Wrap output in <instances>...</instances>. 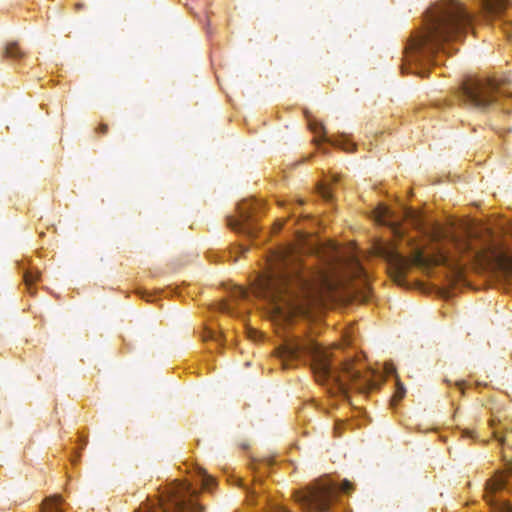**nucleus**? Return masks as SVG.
Returning a JSON list of instances; mask_svg holds the SVG:
<instances>
[{
    "mask_svg": "<svg viewBox=\"0 0 512 512\" xmlns=\"http://www.w3.org/2000/svg\"><path fill=\"white\" fill-rule=\"evenodd\" d=\"M501 512H512V507H505Z\"/></svg>",
    "mask_w": 512,
    "mask_h": 512,
    "instance_id": "nucleus-28",
    "label": "nucleus"
},
{
    "mask_svg": "<svg viewBox=\"0 0 512 512\" xmlns=\"http://www.w3.org/2000/svg\"><path fill=\"white\" fill-rule=\"evenodd\" d=\"M490 426L494 427V421L493 420L490 422Z\"/></svg>",
    "mask_w": 512,
    "mask_h": 512,
    "instance_id": "nucleus-32",
    "label": "nucleus"
},
{
    "mask_svg": "<svg viewBox=\"0 0 512 512\" xmlns=\"http://www.w3.org/2000/svg\"><path fill=\"white\" fill-rule=\"evenodd\" d=\"M199 477L202 487L206 490H211L212 485L215 482L214 478L210 476L204 469H199Z\"/></svg>",
    "mask_w": 512,
    "mask_h": 512,
    "instance_id": "nucleus-17",
    "label": "nucleus"
},
{
    "mask_svg": "<svg viewBox=\"0 0 512 512\" xmlns=\"http://www.w3.org/2000/svg\"><path fill=\"white\" fill-rule=\"evenodd\" d=\"M40 271L37 269H27L24 271L23 279L26 288L30 294H34L33 284L40 279Z\"/></svg>",
    "mask_w": 512,
    "mask_h": 512,
    "instance_id": "nucleus-12",
    "label": "nucleus"
},
{
    "mask_svg": "<svg viewBox=\"0 0 512 512\" xmlns=\"http://www.w3.org/2000/svg\"><path fill=\"white\" fill-rule=\"evenodd\" d=\"M4 55L8 58H21L24 52L16 42H10L6 45Z\"/></svg>",
    "mask_w": 512,
    "mask_h": 512,
    "instance_id": "nucleus-16",
    "label": "nucleus"
},
{
    "mask_svg": "<svg viewBox=\"0 0 512 512\" xmlns=\"http://www.w3.org/2000/svg\"><path fill=\"white\" fill-rule=\"evenodd\" d=\"M337 256L324 266L308 270L288 252L273 254L268 269L258 276L255 292L271 303L305 313L332 296L339 280L336 276Z\"/></svg>",
    "mask_w": 512,
    "mask_h": 512,
    "instance_id": "nucleus-1",
    "label": "nucleus"
},
{
    "mask_svg": "<svg viewBox=\"0 0 512 512\" xmlns=\"http://www.w3.org/2000/svg\"><path fill=\"white\" fill-rule=\"evenodd\" d=\"M405 393H406V390H405L404 386L400 382H397L396 391L393 396L394 404L399 402L405 396Z\"/></svg>",
    "mask_w": 512,
    "mask_h": 512,
    "instance_id": "nucleus-19",
    "label": "nucleus"
},
{
    "mask_svg": "<svg viewBox=\"0 0 512 512\" xmlns=\"http://www.w3.org/2000/svg\"><path fill=\"white\" fill-rule=\"evenodd\" d=\"M236 293H237V296L241 297V298H245L246 295H247L246 290L243 289L242 287H238L237 290H236Z\"/></svg>",
    "mask_w": 512,
    "mask_h": 512,
    "instance_id": "nucleus-23",
    "label": "nucleus"
},
{
    "mask_svg": "<svg viewBox=\"0 0 512 512\" xmlns=\"http://www.w3.org/2000/svg\"><path fill=\"white\" fill-rule=\"evenodd\" d=\"M238 210V219L228 218L229 227L249 237H254L257 233V227L251 222L252 212H250V204L242 203L238 206Z\"/></svg>",
    "mask_w": 512,
    "mask_h": 512,
    "instance_id": "nucleus-8",
    "label": "nucleus"
},
{
    "mask_svg": "<svg viewBox=\"0 0 512 512\" xmlns=\"http://www.w3.org/2000/svg\"><path fill=\"white\" fill-rule=\"evenodd\" d=\"M318 192L321 195V197L323 199H325L326 201H330L332 199L331 190L328 187H326L325 185H322V184L319 185Z\"/></svg>",
    "mask_w": 512,
    "mask_h": 512,
    "instance_id": "nucleus-20",
    "label": "nucleus"
},
{
    "mask_svg": "<svg viewBox=\"0 0 512 512\" xmlns=\"http://www.w3.org/2000/svg\"><path fill=\"white\" fill-rule=\"evenodd\" d=\"M465 435L468 436V437H472V434H473V431L471 430H465L464 431Z\"/></svg>",
    "mask_w": 512,
    "mask_h": 512,
    "instance_id": "nucleus-27",
    "label": "nucleus"
},
{
    "mask_svg": "<svg viewBox=\"0 0 512 512\" xmlns=\"http://www.w3.org/2000/svg\"><path fill=\"white\" fill-rule=\"evenodd\" d=\"M220 338H221V336L212 330L207 331L204 336V340L210 339V340H214L217 342L220 340Z\"/></svg>",
    "mask_w": 512,
    "mask_h": 512,
    "instance_id": "nucleus-21",
    "label": "nucleus"
},
{
    "mask_svg": "<svg viewBox=\"0 0 512 512\" xmlns=\"http://www.w3.org/2000/svg\"><path fill=\"white\" fill-rule=\"evenodd\" d=\"M374 213H375V219L377 222H379L380 224H383V225L391 226L394 234L396 236L401 237V230L399 227L395 226L394 223L392 222V212L388 207L381 205L375 210Z\"/></svg>",
    "mask_w": 512,
    "mask_h": 512,
    "instance_id": "nucleus-10",
    "label": "nucleus"
},
{
    "mask_svg": "<svg viewBox=\"0 0 512 512\" xmlns=\"http://www.w3.org/2000/svg\"><path fill=\"white\" fill-rule=\"evenodd\" d=\"M493 435L495 437L496 440H498L501 444H504L505 443V438L499 436L498 432L496 430L493 431Z\"/></svg>",
    "mask_w": 512,
    "mask_h": 512,
    "instance_id": "nucleus-24",
    "label": "nucleus"
},
{
    "mask_svg": "<svg viewBox=\"0 0 512 512\" xmlns=\"http://www.w3.org/2000/svg\"><path fill=\"white\" fill-rule=\"evenodd\" d=\"M507 481L503 475H499L493 479H490L486 483L487 494H493L496 491L502 490L506 487Z\"/></svg>",
    "mask_w": 512,
    "mask_h": 512,
    "instance_id": "nucleus-13",
    "label": "nucleus"
},
{
    "mask_svg": "<svg viewBox=\"0 0 512 512\" xmlns=\"http://www.w3.org/2000/svg\"><path fill=\"white\" fill-rule=\"evenodd\" d=\"M378 254L386 261L391 276L398 284L402 283L412 264L417 266L426 264V259L421 251H416L412 259H408L397 248L391 245H382L378 247Z\"/></svg>",
    "mask_w": 512,
    "mask_h": 512,
    "instance_id": "nucleus-6",
    "label": "nucleus"
},
{
    "mask_svg": "<svg viewBox=\"0 0 512 512\" xmlns=\"http://www.w3.org/2000/svg\"><path fill=\"white\" fill-rule=\"evenodd\" d=\"M487 501H488L489 503H492L494 500H493L492 498H490V496H488V495H487Z\"/></svg>",
    "mask_w": 512,
    "mask_h": 512,
    "instance_id": "nucleus-30",
    "label": "nucleus"
},
{
    "mask_svg": "<svg viewBox=\"0 0 512 512\" xmlns=\"http://www.w3.org/2000/svg\"><path fill=\"white\" fill-rule=\"evenodd\" d=\"M69 509L60 496H51L43 501L42 512H63Z\"/></svg>",
    "mask_w": 512,
    "mask_h": 512,
    "instance_id": "nucleus-11",
    "label": "nucleus"
},
{
    "mask_svg": "<svg viewBox=\"0 0 512 512\" xmlns=\"http://www.w3.org/2000/svg\"><path fill=\"white\" fill-rule=\"evenodd\" d=\"M419 36V32L415 33L409 40L407 46H406V57L409 61H415V62H421V61H431L434 55L440 51L443 50L444 53H447V50H445L444 45L452 42L453 40L446 41L442 43L439 47H436L435 49H432L431 51H418L416 48L412 47V42Z\"/></svg>",
    "mask_w": 512,
    "mask_h": 512,
    "instance_id": "nucleus-9",
    "label": "nucleus"
},
{
    "mask_svg": "<svg viewBox=\"0 0 512 512\" xmlns=\"http://www.w3.org/2000/svg\"><path fill=\"white\" fill-rule=\"evenodd\" d=\"M403 214L405 220L408 221L413 227L417 229H420L422 227L423 219L419 212L410 208H405Z\"/></svg>",
    "mask_w": 512,
    "mask_h": 512,
    "instance_id": "nucleus-14",
    "label": "nucleus"
},
{
    "mask_svg": "<svg viewBox=\"0 0 512 512\" xmlns=\"http://www.w3.org/2000/svg\"><path fill=\"white\" fill-rule=\"evenodd\" d=\"M96 131L100 134H106L108 132V125L107 124H100L99 127L96 129Z\"/></svg>",
    "mask_w": 512,
    "mask_h": 512,
    "instance_id": "nucleus-22",
    "label": "nucleus"
},
{
    "mask_svg": "<svg viewBox=\"0 0 512 512\" xmlns=\"http://www.w3.org/2000/svg\"><path fill=\"white\" fill-rule=\"evenodd\" d=\"M456 385L459 387V388H462V382H457Z\"/></svg>",
    "mask_w": 512,
    "mask_h": 512,
    "instance_id": "nucleus-31",
    "label": "nucleus"
},
{
    "mask_svg": "<svg viewBox=\"0 0 512 512\" xmlns=\"http://www.w3.org/2000/svg\"><path fill=\"white\" fill-rule=\"evenodd\" d=\"M173 501L176 507L184 512H202L206 509L198 495L189 486L182 485L175 491Z\"/></svg>",
    "mask_w": 512,
    "mask_h": 512,
    "instance_id": "nucleus-7",
    "label": "nucleus"
},
{
    "mask_svg": "<svg viewBox=\"0 0 512 512\" xmlns=\"http://www.w3.org/2000/svg\"><path fill=\"white\" fill-rule=\"evenodd\" d=\"M354 489V484L347 479H343L338 486L326 480H316L304 490L296 492L295 500L309 509L327 512L338 500V491L350 494Z\"/></svg>",
    "mask_w": 512,
    "mask_h": 512,
    "instance_id": "nucleus-4",
    "label": "nucleus"
},
{
    "mask_svg": "<svg viewBox=\"0 0 512 512\" xmlns=\"http://www.w3.org/2000/svg\"><path fill=\"white\" fill-rule=\"evenodd\" d=\"M508 0H484V9L488 14L500 13L506 6Z\"/></svg>",
    "mask_w": 512,
    "mask_h": 512,
    "instance_id": "nucleus-15",
    "label": "nucleus"
},
{
    "mask_svg": "<svg viewBox=\"0 0 512 512\" xmlns=\"http://www.w3.org/2000/svg\"><path fill=\"white\" fill-rule=\"evenodd\" d=\"M302 355L311 357V368L316 380L321 383L333 382L341 391L346 390V380L359 384L360 390L367 389L371 380L353 361H346L340 370L333 368L330 353L311 338H293L279 349L283 361L295 360Z\"/></svg>",
    "mask_w": 512,
    "mask_h": 512,
    "instance_id": "nucleus-2",
    "label": "nucleus"
},
{
    "mask_svg": "<svg viewBox=\"0 0 512 512\" xmlns=\"http://www.w3.org/2000/svg\"><path fill=\"white\" fill-rule=\"evenodd\" d=\"M282 227V223L281 222H277V230H280Z\"/></svg>",
    "mask_w": 512,
    "mask_h": 512,
    "instance_id": "nucleus-29",
    "label": "nucleus"
},
{
    "mask_svg": "<svg viewBox=\"0 0 512 512\" xmlns=\"http://www.w3.org/2000/svg\"><path fill=\"white\" fill-rule=\"evenodd\" d=\"M507 470L510 474H512V461L507 462L506 464Z\"/></svg>",
    "mask_w": 512,
    "mask_h": 512,
    "instance_id": "nucleus-25",
    "label": "nucleus"
},
{
    "mask_svg": "<svg viewBox=\"0 0 512 512\" xmlns=\"http://www.w3.org/2000/svg\"><path fill=\"white\" fill-rule=\"evenodd\" d=\"M507 96L508 94L499 83L490 78H468L460 89L463 102L480 110L501 103V99Z\"/></svg>",
    "mask_w": 512,
    "mask_h": 512,
    "instance_id": "nucleus-5",
    "label": "nucleus"
},
{
    "mask_svg": "<svg viewBox=\"0 0 512 512\" xmlns=\"http://www.w3.org/2000/svg\"><path fill=\"white\" fill-rule=\"evenodd\" d=\"M473 17L462 3H437L426 16L425 27L412 42L418 51H431L449 40H461L471 27Z\"/></svg>",
    "mask_w": 512,
    "mask_h": 512,
    "instance_id": "nucleus-3",
    "label": "nucleus"
},
{
    "mask_svg": "<svg viewBox=\"0 0 512 512\" xmlns=\"http://www.w3.org/2000/svg\"><path fill=\"white\" fill-rule=\"evenodd\" d=\"M309 127L315 134L321 136L322 140L326 141V131L321 123L310 121Z\"/></svg>",
    "mask_w": 512,
    "mask_h": 512,
    "instance_id": "nucleus-18",
    "label": "nucleus"
},
{
    "mask_svg": "<svg viewBox=\"0 0 512 512\" xmlns=\"http://www.w3.org/2000/svg\"><path fill=\"white\" fill-rule=\"evenodd\" d=\"M221 310L225 311V312L228 311L229 308H228L227 304L223 303L222 306H221Z\"/></svg>",
    "mask_w": 512,
    "mask_h": 512,
    "instance_id": "nucleus-26",
    "label": "nucleus"
}]
</instances>
